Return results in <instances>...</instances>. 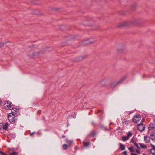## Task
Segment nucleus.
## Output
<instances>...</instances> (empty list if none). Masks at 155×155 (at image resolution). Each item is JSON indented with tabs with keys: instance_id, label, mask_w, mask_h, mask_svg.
<instances>
[{
	"instance_id": "obj_4",
	"label": "nucleus",
	"mask_w": 155,
	"mask_h": 155,
	"mask_svg": "<svg viewBox=\"0 0 155 155\" xmlns=\"http://www.w3.org/2000/svg\"><path fill=\"white\" fill-rule=\"evenodd\" d=\"M42 53V51H40L39 53L38 52H34L33 51H31L30 53L28 54V55L30 57L32 58L34 57V56H38L39 54H41Z\"/></svg>"
},
{
	"instance_id": "obj_26",
	"label": "nucleus",
	"mask_w": 155,
	"mask_h": 155,
	"mask_svg": "<svg viewBox=\"0 0 155 155\" xmlns=\"http://www.w3.org/2000/svg\"><path fill=\"white\" fill-rule=\"evenodd\" d=\"M133 23L134 25H137L139 23L138 21L137 20H135L133 21Z\"/></svg>"
},
{
	"instance_id": "obj_35",
	"label": "nucleus",
	"mask_w": 155,
	"mask_h": 155,
	"mask_svg": "<svg viewBox=\"0 0 155 155\" xmlns=\"http://www.w3.org/2000/svg\"><path fill=\"white\" fill-rule=\"evenodd\" d=\"M34 132H33V133H31L30 134V135L31 136H32V135L33 134H34Z\"/></svg>"
},
{
	"instance_id": "obj_33",
	"label": "nucleus",
	"mask_w": 155,
	"mask_h": 155,
	"mask_svg": "<svg viewBox=\"0 0 155 155\" xmlns=\"http://www.w3.org/2000/svg\"><path fill=\"white\" fill-rule=\"evenodd\" d=\"M2 100H1V99H0V105H1V104H2Z\"/></svg>"
},
{
	"instance_id": "obj_25",
	"label": "nucleus",
	"mask_w": 155,
	"mask_h": 155,
	"mask_svg": "<svg viewBox=\"0 0 155 155\" xmlns=\"http://www.w3.org/2000/svg\"><path fill=\"white\" fill-rule=\"evenodd\" d=\"M134 144L137 148H140V147L138 144L137 143H136L135 142H134Z\"/></svg>"
},
{
	"instance_id": "obj_20",
	"label": "nucleus",
	"mask_w": 155,
	"mask_h": 155,
	"mask_svg": "<svg viewBox=\"0 0 155 155\" xmlns=\"http://www.w3.org/2000/svg\"><path fill=\"white\" fill-rule=\"evenodd\" d=\"M139 145L141 148H146L147 147L146 146L142 143L139 144Z\"/></svg>"
},
{
	"instance_id": "obj_14",
	"label": "nucleus",
	"mask_w": 155,
	"mask_h": 155,
	"mask_svg": "<svg viewBox=\"0 0 155 155\" xmlns=\"http://www.w3.org/2000/svg\"><path fill=\"white\" fill-rule=\"evenodd\" d=\"M145 141L146 143H149V138L146 135L144 137Z\"/></svg>"
},
{
	"instance_id": "obj_24",
	"label": "nucleus",
	"mask_w": 155,
	"mask_h": 155,
	"mask_svg": "<svg viewBox=\"0 0 155 155\" xmlns=\"http://www.w3.org/2000/svg\"><path fill=\"white\" fill-rule=\"evenodd\" d=\"M10 155H18V153L17 152H14L13 153H10Z\"/></svg>"
},
{
	"instance_id": "obj_21",
	"label": "nucleus",
	"mask_w": 155,
	"mask_h": 155,
	"mask_svg": "<svg viewBox=\"0 0 155 155\" xmlns=\"http://www.w3.org/2000/svg\"><path fill=\"white\" fill-rule=\"evenodd\" d=\"M12 109L13 110H14V111L16 113L18 112V108H13L12 107L11 109Z\"/></svg>"
},
{
	"instance_id": "obj_5",
	"label": "nucleus",
	"mask_w": 155,
	"mask_h": 155,
	"mask_svg": "<svg viewBox=\"0 0 155 155\" xmlns=\"http://www.w3.org/2000/svg\"><path fill=\"white\" fill-rule=\"evenodd\" d=\"M138 129L140 131H142L144 130L145 126L142 122L138 125Z\"/></svg>"
},
{
	"instance_id": "obj_30",
	"label": "nucleus",
	"mask_w": 155,
	"mask_h": 155,
	"mask_svg": "<svg viewBox=\"0 0 155 155\" xmlns=\"http://www.w3.org/2000/svg\"><path fill=\"white\" fill-rule=\"evenodd\" d=\"M123 154L124 155H128L127 154V152L126 151H125L123 152Z\"/></svg>"
},
{
	"instance_id": "obj_19",
	"label": "nucleus",
	"mask_w": 155,
	"mask_h": 155,
	"mask_svg": "<svg viewBox=\"0 0 155 155\" xmlns=\"http://www.w3.org/2000/svg\"><path fill=\"white\" fill-rule=\"evenodd\" d=\"M96 134V132L95 131L93 130L91 131L90 135H92L93 137H94L95 136Z\"/></svg>"
},
{
	"instance_id": "obj_31",
	"label": "nucleus",
	"mask_w": 155,
	"mask_h": 155,
	"mask_svg": "<svg viewBox=\"0 0 155 155\" xmlns=\"http://www.w3.org/2000/svg\"><path fill=\"white\" fill-rule=\"evenodd\" d=\"M91 124H92V125L94 126H95L96 125V124H95L94 122H91Z\"/></svg>"
},
{
	"instance_id": "obj_22",
	"label": "nucleus",
	"mask_w": 155,
	"mask_h": 155,
	"mask_svg": "<svg viewBox=\"0 0 155 155\" xmlns=\"http://www.w3.org/2000/svg\"><path fill=\"white\" fill-rule=\"evenodd\" d=\"M68 147V146L67 144H64L63 145V148L64 150L66 149Z\"/></svg>"
},
{
	"instance_id": "obj_9",
	"label": "nucleus",
	"mask_w": 155,
	"mask_h": 155,
	"mask_svg": "<svg viewBox=\"0 0 155 155\" xmlns=\"http://www.w3.org/2000/svg\"><path fill=\"white\" fill-rule=\"evenodd\" d=\"M152 148L150 150L151 153L153 155H155V146L151 144Z\"/></svg>"
},
{
	"instance_id": "obj_23",
	"label": "nucleus",
	"mask_w": 155,
	"mask_h": 155,
	"mask_svg": "<svg viewBox=\"0 0 155 155\" xmlns=\"http://www.w3.org/2000/svg\"><path fill=\"white\" fill-rule=\"evenodd\" d=\"M128 149L130 152H134V149L133 147H129L128 148Z\"/></svg>"
},
{
	"instance_id": "obj_41",
	"label": "nucleus",
	"mask_w": 155,
	"mask_h": 155,
	"mask_svg": "<svg viewBox=\"0 0 155 155\" xmlns=\"http://www.w3.org/2000/svg\"><path fill=\"white\" fill-rule=\"evenodd\" d=\"M80 58H81V59L82 60V58L81 57H80Z\"/></svg>"
},
{
	"instance_id": "obj_10",
	"label": "nucleus",
	"mask_w": 155,
	"mask_h": 155,
	"mask_svg": "<svg viewBox=\"0 0 155 155\" xmlns=\"http://www.w3.org/2000/svg\"><path fill=\"white\" fill-rule=\"evenodd\" d=\"M65 142L68 144V147H70L72 145L73 142L72 140L68 139H66Z\"/></svg>"
},
{
	"instance_id": "obj_1",
	"label": "nucleus",
	"mask_w": 155,
	"mask_h": 155,
	"mask_svg": "<svg viewBox=\"0 0 155 155\" xmlns=\"http://www.w3.org/2000/svg\"><path fill=\"white\" fill-rule=\"evenodd\" d=\"M124 79V78H121L118 81H115L111 82L110 84V87L111 88H113L115 87L118 85L122 83L123 82V80Z\"/></svg>"
},
{
	"instance_id": "obj_8",
	"label": "nucleus",
	"mask_w": 155,
	"mask_h": 155,
	"mask_svg": "<svg viewBox=\"0 0 155 155\" xmlns=\"http://www.w3.org/2000/svg\"><path fill=\"white\" fill-rule=\"evenodd\" d=\"M129 25V23L128 22L124 21L119 23L118 25L119 27L127 26Z\"/></svg>"
},
{
	"instance_id": "obj_3",
	"label": "nucleus",
	"mask_w": 155,
	"mask_h": 155,
	"mask_svg": "<svg viewBox=\"0 0 155 155\" xmlns=\"http://www.w3.org/2000/svg\"><path fill=\"white\" fill-rule=\"evenodd\" d=\"M11 114H8V118L11 123H14L16 122V117H13L12 116H11Z\"/></svg>"
},
{
	"instance_id": "obj_17",
	"label": "nucleus",
	"mask_w": 155,
	"mask_h": 155,
	"mask_svg": "<svg viewBox=\"0 0 155 155\" xmlns=\"http://www.w3.org/2000/svg\"><path fill=\"white\" fill-rule=\"evenodd\" d=\"M9 114H11V116H12L13 117H16L17 116V113L15 112H13V110H12V113H9Z\"/></svg>"
},
{
	"instance_id": "obj_34",
	"label": "nucleus",
	"mask_w": 155,
	"mask_h": 155,
	"mask_svg": "<svg viewBox=\"0 0 155 155\" xmlns=\"http://www.w3.org/2000/svg\"><path fill=\"white\" fill-rule=\"evenodd\" d=\"M131 155H137V154H135V153H131Z\"/></svg>"
},
{
	"instance_id": "obj_39",
	"label": "nucleus",
	"mask_w": 155,
	"mask_h": 155,
	"mask_svg": "<svg viewBox=\"0 0 155 155\" xmlns=\"http://www.w3.org/2000/svg\"><path fill=\"white\" fill-rule=\"evenodd\" d=\"M65 137V136L64 135H62V138H64Z\"/></svg>"
},
{
	"instance_id": "obj_40",
	"label": "nucleus",
	"mask_w": 155,
	"mask_h": 155,
	"mask_svg": "<svg viewBox=\"0 0 155 155\" xmlns=\"http://www.w3.org/2000/svg\"><path fill=\"white\" fill-rule=\"evenodd\" d=\"M48 49V48H46V50H45V51H46V50H47V49Z\"/></svg>"
},
{
	"instance_id": "obj_42",
	"label": "nucleus",
	"mask_w": 155,
	"mask_h": 155,
	"mask_svg": "<svg viewBox=\"0 0 155 155\" xmlns=\"http://www.w3.org/2000/svg\"><path fill=\"white\" fill-rule=\"evenodd\" d=\"M154 122H155V119L154 120Z\"/></svg>"
},
{
	"instance_id": "obj_43",
	"label": "nucleus",
	"mask_w": 155,
	"mask_h": 155,
	"mask_svg": "<svg viewBox=\"0 0 155 155\" xmlns=\"http://www.w3.org/2000/svg\"><path fill=\"white\" fill-rule=\"evenodd\" d=\"M13 110V112H15V111H14V110Z\"/></svg>"
},
{
	"instance_id": "obj_13",
	"label": "nucleus",
	"mask_w": 155,
	"mask_h": 155,
	"mask_svg": "<svg viewBox=\"0 0 155 155\" xmlns=\"http://www.w3.org/2000/svg\"><path fill=\"white\" fill-rule=\"evenodd\" d=\"M150 138L153 141H155V133L152 134L150 135Z\"/></svg>"
},
{
	"instance_id": "obj_44",
	"label": "nucleus",
	"mask_w": 155,
	"mask_h": 155,
	"mask_svg": "<svg viewBox=\"0 0 155 155\" xmlns=\"http://www.w3.org/2000/svg\"><path fill=\"white\" fill-rule=\"evenodd\" d=\"M143 155H146L145 154H143Z\"/></svg>"
},
{
	"instance_id": "obj_11",
	"label": "nucleus",
	"mask_w": 155,
	"mask_h": 155,
	"mask_svg": "<svg viewBox=\"0 0 155 155\" xmlns=\"http://www.w3.org/2000/svg\"><path fill=\"white\" fill-rule=\"evenodd\" d=\"M8 126V123L6 122L4 125H3V129L4 130H6L7 129Z\"/></svg>"
},
{
	"instance_id": "obj_36",
	"label": "nucleus",
	"mask_w": 155,
	"mask_h": 155,
	"mask_svg": "<svg viewBox=\"0 0 155 155\" xmlns=\"http://www.w3.org/2000/svg\"><path fill=\"white\" fill-rule=\"evenodd\" d=\"M98 112H101V113H103V112L101 110H98Z\"/></svg>"
},
{
	"instance_id": "obj_28",
	"label": "nucleus",
	"mask_w": 155,
	"mask_h": 155,
	"mask_svg": "<svg viewBox=\"0 0 155 155\" xmlns=\"http://www.w3.org/2000/svg\"><path fill=\"white\" fill-rule=\"evenodd\" d=\"M0 154L1 155H7L4 152L0 151Z\"/></svg>"
},
{
	"instance_id": "obj_32",
	"label": "nucleus",
	"mask_w": 155,
	"mask_h": 155,
	"mask_svg": "<svg viewBox=\"0 0 155 155\" xmlns=\"http://www.w3.org/2000/svg\"><path fill=\"white\" fill-rule=\"evenodd\" d=\"M136 151L137 153H138V154H140V151H139V150H136Z\"/></svg>"
},
{
	"instance_id": "obj_12",
	"label": "nucleus",
	"mask_w": 155,
	"mask_h": 155,
	"mask_svg": "<svg viewBox=\"0 0 155 155\" xmlns=\"http://www.w3.org/2000/svg\"><path fill=\"white\" fill-rule=\"evenodd\" d=\"M122 123L123 125H127L128 124V120L126 119H124L123 120Z\"/></svg>"
},
{
	"instance_id": "obj_16",
	"label": "nucleus",
	"mask_w": 155,
	"mask_h": 155,
	"mask_svg": "<svg viewBox=\"0 0 155 155\" xmlns=\"http://www.w3.org/2000/svg\"><path fill=\"white\" fill-rule=\"evenodd\" d=\"M129 137L127 136H124L122 137V139L123 141H125L129 139Z\"/></svg>"
},
{
	"instance_id": "obj_2",
	"label": "nucleus",
	"mask_w": 155,
	"mask_h": 155,
	"mask_svg": "<svg viewBox=\"0 0 155 155\" xmlns=\"http://www.w3.org/2000/svg\"><path fill=\"white\" fill-rule=\"evenodd\" d=\"M13 105V104L10 101H8L5 103V108L6 109L11 110Z\"/></svg>"
},
{
	"instance_id": "obj_6",
	"label": "nucleus",
	"mask_w": 155,
	"mask_h": 155,
	"mask_svg": "<svg viewBox=\"0 0 155 155\" xmlns=\"http://www.w3.org/2000/svg\"><path fill=\"white\" fill-rule=\"evenodd\" d=\"M141 117L140 115H137L136 116H134L133 118V121L135 123H137V122L140 120Z\"/></svg>"
},
{
	"instance_id": "obj_38",
	"label": "nucleus",
	"mask_w": 155,
	"mask_h": 155,
	"mask_svg": "<svg viewBox=\"0 0 155 155\" xmlns=\"http://www.w3.org/2000/svg\"><path fill=\"white\" fill-rule=\"evenodd\" d=\"M144 121V118H143L142 119V122H141L142 123V122L143 121Z\"/></svg>"
},
{
	"instance_id": "obj_27",
	"label": "nucleus",
	"mask_w": 155,
	"mask_h": 155,
	"mask_svg": "<svg viewBox=\"0 0 155 155\" xmlns=\"http://www.w3.org/2000/svg\"><path fill=\"white\" fill-rule=\"evenodd\" d=\"M132 134L130 132H129L127 134V136L129 137H130L132 136Z\"/></svg>"
},
{
	"instance_id": "obj_18",
	"label": "nucleus",
	"mask_w": 155,
	"mask_h": 155,
	"mask_svg": "<svg viewBox=\"0 0 155 155\" xmlns=\"http://www.w3.org/2000/svg\"><path fill=\"white\" fill-rule=\"evenodd\" d=\"M83 145L85 147L88 146L89 144V142H85L84 141L83 142Z\"/></svg>"
},
{
	"instance_id": "obj_29",
	"label": "nucleus",
	"mask_w": 155,
	"mask_h": 155,
	"mask_svg": "<svg viewBox=\"0 0 155 155\" xmlns=\"http://www.w3.org/2000/svg\"><path fill=\"white\" fill-rule=\"evenodd\" d=\"M4 42H0V47L4 45Z\"/></svg>"
},
{
	"instance_id": "obj_15",
	"label": "nucleus",
	"mask_w": 155,
	"mask_h": 155,
	"mask_svg": "<svg viewBox=\"0 0 155 155\" xmlns=\"http://www.w3.org/2000/svg\"><path fill=\"white\" fill-rule=\"evenodd\" d=\"M120 148L122 150H123L125 149V146L124 145L121 143L120 144Z\"/></svg>"
},
{
	"instance_id": "obj_7",
	"label": "nucleus",
	"mask_w": 155,
	"mask_h": 155,
	"mask_svg": "<svg viewBox=\"0 0 155 155\" xmlns=\"http://www.w3.org/2000/svg\"><path fill=\"white\" fill-rule=\"evenodd\" d=\"M149 131H155V124L154 123H150L148 127Z\"/></svg>"
},
{
	"instance_id": "obj_37",
	"label": "nucleus",
	"mask_w": 155,
	"mask_h": 155,
	"mask_svg": "<svg viewBox=\"0 0 155 155\" xmlns=\"http://www.w3.org/2000/svg\"><path fill=\"white\" fill-rule=\"evenodd\" d=\"M92 43V41H89L88 42H87L86 43L88 44V43Z\"/></svg>"
}]
</instances>
